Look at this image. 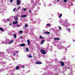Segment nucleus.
Wrapping results in <instances>:
<instances>
[{"label": "nucleus", "mask_w": 75, "mask_h": 75, "mask_svg": "<svg viewBox=\"0 0 75 75\" xmlns=\"http://www.w3.org/2000/svg\"><path fill=\"white\" fill-rule=\"evenodd\" d=\"M18 23V21H15L13 22V24H17Z\"/></svg>", "instance_id": "obj_7"}, {"label": "nucleus", "mask_w": 75, "mask_h": 75, "mask_svg": "<svg viewBox=\"0 0 75 75\" xmlns=\"http://www.w3.org/2000/svg\"><path fill=\"white\" fill-rule=\"evenodd\" d=\"M14 18L16 21H17V20H18V17L16 16L14 17Z\"/></svg>", "instance_id": "obj_5"}, {"label": "nucleus", "mask_w": 75, "mask_h": 75, "mask_svg": "<svg viewBox=\"0 0 75 75\" xmlns=\"http://www.w3.org/2000/svg\"><path fill=\"white\" fill-rule=\"evenodd\" d=\"M63 1H64V2H67V0H63Z\"/></svg>", "instance_id": "obj_28"}, {"label": "nucleus", "mask_w": 75, "mask_h": 75, "mask_svg": "<svg viewBox=\"0 0 75 75\" xmlns=\"http://www.w3.org/2000/svg\"><path fill=\"white\" fill-rule=\"evenodd\" d=\"M39 37L40 38H41V39H44V38L42 37L41 36H40Z\"/></svg>", "instance_id": "obj_18"}, {"label": "nucleus", "mask_w": 75, "mask_h": 75, "mask_svg": "<svg viewBox=\"0 0 75 75\" xmlns=\"http://www.w3.org/2000/svg\"><path fill=\"white\" fill-rule=\"evenodd\" d=\"M22 68H24V66H23Z\"/></svg>", "instance_id": "obj_39"}, {"label": "nucleus", "mask_w": 75, "mask_h": 75, "mask_svg": "<svg viewBox=\"0 0 75 75\" xmlns=\"http://www.w3.org/2000/svg\"><path fill=\"white\" fill-rule=\"evenodd\" d=\"M35 64H42V62H35Z\"/></svg>", "instance_id": "obj_8"}, {"label": "nucleus", "mask_w": 75, "mask_h": 75, "mask_svg": "<svg viewBox=\"0 0 75 75\" xmlns=\"http://www.w3.org/2000/svg\"><path fill=\"white\" fill-rule=\"evenodd\" d=\"M60 63L61 66H62V67H63V66H64V65H65V64H64V62L61 61L60 62Z\"/></svg>", "instance_id": "obj_2"}, {"label": "nucleus", "mask_w": 75, "mask_h": 75, "mask_svg": "<svg viewBox=\"0 0 75 75\" xmlns=\"http://www.w3.org/2000/svg\"><path fill=\"white\" fill-rule=\"evenodd\" d=\"M21 38H22V37H21Z\"/></svg>", "instance_id": "obj_42"}, {"label": "nucleus", "mask_w": 75, "mask_h": 75, "mask_svg": "<svg viewBox=\"0 0 75 75\" xmlns=\"http://www.w3.org/2000/svg\"><path fill=\"white\" fill-rule=\"evenodd\" d=\"M51 25L50 24L48 23L46 25H47V26H49V25Z\"/></svg>", "instance_id": "obj_21"}, {"label": "nucleus", "mask_w": 75, "mask_h": 75, "mask_svg": "<svg viewBox=\"0 0 75 75\" xmlns=\"http://www.w3.org/2000/svg\"><path fill=\"white\" fill-rule=\"evenodd\" d=\"M67 25H69V24H68V22H67Z\"/></svg>", "instance_id": "obj_32"}, {"label": "nucleus", "mask_w": 75, "mask_h": 75, "mask_svg": "<svg viewBox=\"0 0 75 75\" xmlns=\"http://www.w3.org/2000/svg\"><path fill=\"white\" fill-rule=\"evenodd\" d=\"M20 47H24V46H25V43H23L22 44H21L20 45Z\"/></svg>", "instance_id": "obj_6"}, {"label": "nucleus", "mask_w": 75, "mask_h": 75, "mask_svg": "<svg viewBox=\"0 0 75 75\" xmlns=\"http://www.w3.org/2000/svg\"><path fill=\"white\" fill-rule=\"evenodd\" d=\"M13 0H10V2H13Z\"/></svg>", "instance_id": "obj_29"}, {"label": "nucleus", "mask_w": 75, "mask_h": 75, "mask_svg": "<svg viewBox=\"0 0 75 75\" xmlns=\"http://www.w3.org/2000/svg\"><path fill=\"white\" fill-rule=\"evenodd\" d=\"M12 25V23H10L9 24V25H10V26H11V25Z\"/></svg>", "instance_id": "obj_25"}, {"label": "nucleus", "mask_w": 75, "mask_h": 75, "mask_svg": "<svg viewBox=\"0 0 75 75\" xmlns=\"http://www.w3.org/2000/svg\"><path fill=\"white\" fill-rule=\"evenodd\" d=\"M7 20L8 21H9V19H7Z\"/></svg>", "instance_id": "obj_35"}, {"label": "nucleus", "mask_w": 75, "mask_h": 75, "mask_svg": "<svg viewBox=\"0 0 75 75\" xmlns=\"http://www.w3.org/2000/svg\"><path fill=\"white\" fill-rule=\"evenodd\" d=\"M16 52L17 54V53H18V51H16Z\"/></svg>", "instance_id": "obj_33"}, {"label": "nucleus", "mask_w": 75, "mask_h": 75, "mask_svg": "<svg viewBox=\"0 0 75 75\" xmlns=\"http://www.w3.org/2000/svg\"><path fill=\"white\" fill-rule=\"evenodd\" d=\"M16 26L17 27H19V25H18V24H17L16 25Z\"/></svg>", "instance_id": "obj_34"}, {"label": "nucleus", "mask_w": 75, "mask_h": 75, "mask_svg": "<svg viewBox=\"0 0 75 75\" xmlns=\"http://www.w3.org/2000/svg\"><path fill=\"white\" fill-rule=\"evenodd\" d=\"M19 66H17L16 67V70H18V69H19Z\"/></svg>", "instance_id": "obj_15"}, {"label": "nucleus", "mask_w": 75, "mask_h": 75, "mask_svg": "<svg viewBox=\"0 0 75 75\" xmlns=\"http://www.w3.org/2000/svg\"><path fill=\"white\" fill-rule=\"evenodd\" d=\"M59 0H57V1H59Z\"/></svg>", "instance_id": "obj_41"}, {"label": "nucleus", "mask_w": 75, "mask_h": 75, "mask_svg": "<svg viewBox=\"0 0 75 75\" xmlns=\"http://www.w3.org/2000/svg\"><path fill=\"white\" fill-rule=\"evenodd\" d=\"M26 9V8H23V10H24V11H25V10H26V9Z\"/></svg>", "instance_id": "obj_31"}, {"label": "nucleus", "mask_w": 75, "mask_h": 75, "mask_svg": "<svg viewBox=\"0 0 75 75\" xmlns=\"http://www.w3.org/2000/svg\"><path fill=\"white\" fill-rule=\"evenodd\" d=\"M19 8H20V7H18V9H19Z\"/></svg>", "instance_id": "obj_40"}, {"label": "nucleus", "mask_w": 75, "mask_h": 75, "mask_svg": "<svg viewBox=\"0 0 75 75\" xmlns=\"http://www.w3.org/2000/svg\"><path fill=\"white\" fill-rule=\"evenodd\" d=\"M44 42H45V40H42L41 42V44H43Z\"/></svg>", "instance_id": "obj_11"}, {"label": "nucleus", "mask_w": 75, "mask_h": 75, "mask_svg": "<svg viewBox=\"0 0 75 75\" xmlns=\"http://www.w3.org/2000/svg\"><path fill=\"white\" fill-rule=\"evenodd\" d=\"M14 37L15 38H17V36H16V34H14Z\"/></svg>", "instance_id": "obj_19"}, {"label": "nucleus", "mask_w": 75, "mask_h": 75, "mask_svg": "<svg viewBox=\"0 0 75 75\" xmlns=\"http://www.w3.org/2000/svg\"><path fill=\"white\" fill-rule=\"evenodd\" d=\"M28 57L29 58H32V56L30 55H29Z\"/></svg>", "instance_id": "obj_23"}, {"label": "nucleus", "mask_w": 75, "mask_h": 75, "mask_svg": "<svg viewBox=\"0 0 75 75\" xmlns=\"http://www.w3.org/2000/svg\"><path fill=\"white\" fill-rule=\"evenodd\" d=\"M26 50L27 52H28V51L29 50L28 48V47L26 48Z\"/></svg>", "instance_id": "obj_20"}, {"label": "nucleus", "mask_w": 75, "mask_h": 75, "mask_svg": "<svg viewBox=\"0 0 75 75\" xmlns=\"http://www.w3.org/2000/svg\"><path fill=\"white\" fill-rule=\"evenodd\" d=\"M59 28L61 30H62V29H61V27H59Z\"/></svg>", "instance_id": "obj_26"}, {"label": "nucleus", "mask_w": 75, "mask_h": 75, "mask_svg": "<svg viewBox=\"0 0 75 75\" xmlns=\"http://www.w3.org/2000/svg\"><path fill=\"white\" fill-rule=\"evenodd\" d=\"M16 9V8H14L13 9V11H15V10Z\"/></svg>", "instance_id": "obj_27"}, {"label": "nucleus", "mask_w": 75, "mask_h": 75, "mask_svg": "<svg viewBox=\"0 0 75 75\" xmlns=\"http://www.w3.org/2000/svg\"><path fill=\"white\" fill-rule=\"evenodd\" d=\"M62 13L60 14L59 16V18H61V17H62Z\"/></svg>", "instance_id": "obj_16"}, {"label": "nucleus", "mask_w": 75, "mask_h": 75, "mask_svg": "<svg viewBox=\"0 0 75 75\" xmlns=\"http://www.w3.org/2000/svg\"><path fill=\"white\" fill-rule=\"evenodd\" d=\"M73 41H74V42H75V40H74V39L73 40Z\"/></svg>", "instance_id": "obj_36"}, {"label": "nucleus", "mask_w": 75, "mask_h": 75, "mask_svg": "<svg viewBox=\"0 0 75 75\" xmlns=\"http://www.w3.org/2000/svg\"><path fill=\"white\" fill-rule=\"evenodd\" d=\"M9 41L10 42L8 43V44H11L13 43V42H14V40H10Z\"/></svg>", "instance_id": "obj_3"}, {"label": "nucleus", "mask_w": 75, "mask_h": 75, "mask_svg": "<svg viewBox=\"0 0 75 75\" xmlns=\"http://www.w3.org/2000/svg\"><path fill=\"white\" fill-rule=\"evenodd\" d=\"M27 17V15H22L21 16V17Z\"/></svg>", "instance_id": "obj_12"}, {"label": "nucleus", "mask_w": 75, "mask_h": 75, "mask_svg": "<svg viewBox=\"0 0 75 75\" xmlns=\"http://www.w3.org/2000/svg\"><path fill=\"white\" fill-rule=\"evenodd\" d=\"M30 12H32V11H29V13H30Z\"/></svg>", "instance_id": "obj_38"}, {"label": "nucleus", "mask_w": 75, "mask_h": 75, "mask_svg": "<svg viewBox=\"0 0 75 75\" xmlns=\"http://www.w3.org/2000/svg\"><path fill=\"white\" fill-rule=\"evenodd\" d=\"M54 39L55 40H60V39H59V38H55Z\"/></svg>", "instance_id": "obj_10"}, {"label": "nucleus", "mask_w": 75, "mask_h": 75, "mask_svg": "<svg viewBox=\"0 0 75 75\" xmlns=\"http://www.w3.org/2000/svg\"><path fill=\"white\" fill-rule=\"evenodd\" d=\"M27 42H28V45H30V41L29 40H27Z\"/></svg>", "instance_id": "obj_9"}, {"label": "nucleus", "mask_w": 75, "mask_h": 75, "mask_svg": "<svg viewBox=\"0 0 75 75\" xmlns=\"http://www.w3.org/2000/svg\"><path fill=\"white\" fill-rule=\"evenodd\" d=\"M28 27V25L27 24H25V28H27Z\"/></svg>", "instance_id": "obj_22"}, {"label": "nucleus", "mask_w": 75, "mask_h": 75, "mask_svg": "<svg viewBox=\"0 0 75 75\" xmlns=\"http://www.w3.org/2000/svg\"><path fill=\"white\" fill-rule=\"evenodd\" d=\"M19 33L20 34H21V33H23V31L22 30H20L19 31Z\"/></svg>", "instance_id": "obj_17"}, {"label": "nucleus", "mask_w": 75, "mask_h": 75, "mask_svg": "<svg viewBox=\"0 0 75 75\" xmlns=\"http://www.w3.org/2000/svg\"><path fill=\"white\" fill-rule=\"evenodd\" d=\"M40 51H41V53L43 54H44V55L45 54H46V52L44 50L41 49L40 50Z\"/></svg>", "instance_id": "obj_1"}, {"label": "nucleus", "mask_w": 75, "mask_h": 75, "mask_svg": "<svg viewBox=\"0 0 75 75\" xmlns=\"http://www.w3.org/2000/svg\"><path fill=\"white\" fill-rule=\"evenodd\" d=\"M0 30L1 31H4V30H3V29L2 28H0Z\"/></svg>", "instance_id": "obj_14"}, {"label": "nucleus", "mask_w": 75, "mask_h": 75, "mask_svg": "<svg viewBox=\"0 0 75 75\" xmlns=\"http://www.w3.org/2000/svg\"><path fill=\"white\" fill-rule=\"evenodd\" d=\"M16 2H17V4L19 5L20 3V0H17Z\"/></svg>", "instance_id": "obj_4"}, {"label": "nucleus", "mask_w": 75, "mask_h": 75, "mask_svg": "<svg viewBox=\"0 0 75 75\" xmlns=\"http://www.w3.org/2000/svg\"><path fill=\"white\" fill-rule=\"evenodd\" d=\"M45 34H50V33L47 31V32H44Z\"/></svg>", "instance_id": "obj_13"}, {"label": "nucleus", "mask_w": 75, "mask_h": 75, "mask_svg": "<svg viewBox=\"0 0 75 75\" xmlns=\"http://www.w3.org/2000/svg\"><path fill=\"white\" fill-rule=\"evenodd\" d=\"M16 55V53H14L13 54V56H15V55Z\"/></svg>", "instance_id": "obj_30"}, {"label": "nucleus", "mask_w": 75, "mask_h": 75, "mask_svg": "<svg viewBox=\"0 0 75 75\" xmlns=\"http://www.w3.org/2000/svg\"><path fill=\"white\" fill-rule=\"evenodd\" d=\"M63 59L64 60H66V58H65V57H64L63 58Z\"/></svg>", "instance_id": "obj_24"}, {"label": "nucleus", "mask_w": 75, "mask_h": 75, "mask_svg": "<svg viewBox=\"0 0 75 75\" xmlns=\"http://www.w3.org/2000/svg\"><path fill=\"white\" fill-rule=\"evenodd\" d=\"M70 30H71V29H68V31H70Z\"/></svg>", "instance_id": "obj_37"}]
</instances>
